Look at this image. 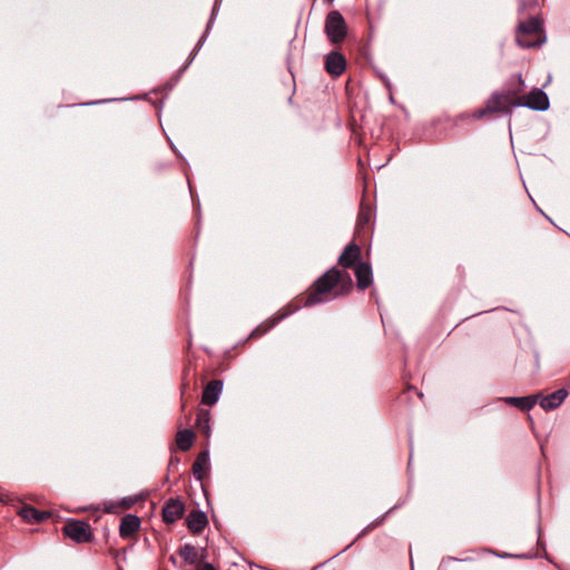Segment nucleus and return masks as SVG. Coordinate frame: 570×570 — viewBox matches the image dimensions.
<instances>
[{"label": "nucleus", "instance_id": "obj_18", "mask_svg": "<svg viewBox=\"0 0 570 570\" xmlns=\"http://www.w3.org/2000/svg\"><path fill=\"white\" fill-rule=\"evenodd\" d=\"M19 514L23 520L30 523H38L50 517L49 512L37 510L31 505H26L21 508Z\"/></svg>", "mask_w": 570, "mask_h": 570}, {"label": "nucleus", "instance_id": "obj_13", "mask_svg": "<svg viewBox=\"0 0 570 570\" xmlns=\"http://www.w3.org/2000/svg\"><path fill=\"white\" fill-rule=\"evenodd\" d=\"M356 276V285L364 291L372 284V268L367 263H358L353 268Z\"/></svg>", "mask_w": 570, "mask_h": 570}, {"label": "nucleus", "instance_id": "obj_23", "mask_svg": "<svg viewBox=\"0 0 570 570\" xmlns=\"http://www.w3.org/2000/svg\"><path fill=\"white\" fill-rule=\"evenodd\" d=\"M134 501L131 499H122L120 502L117 503L118 507L121 509H129L132 505ZM116 504H111L110 507L106 508L107 512H115Z\"/></svg>", "mask_w": 570, "mask_h": 570}, {"label": "nucleus", "instance_id": "obj_14", "mask_svg": "<svg viewBox=\"0 0 570 570\" xmlns=\"http://www.w3.org/2000/svg\"><path fill=\"white\" fill-rule=\"evenodd\" d=\"M186 523L190 532L198 534L208 524V519L204 512L194 510L187 515Z\"/></svg>", "mask_w": 570, "mask_h": 570}, {"label": "nucleus", "instance_id": "obj_20", "mask_svg": "<svg viewBox=\"0 0 570 570\" xmlns=\"http://www.w3.org/2000/svg\"><path fill=\"white\" fill-rule=\"evenodd\" d=\"M210 411L200 409L197 413L196 428L206 438L210 435Z\"/></svg>", "mask_w": 570, "mask_h": 570}, {"label": "nucleus", "instance_id": "obj_6", "mask_svg": "<svg viewBox=\"0 0 570 570\" xmlns=\"http://www.w3.org/2000/svg\"><path fill=\"white\" fill-rule=\"evenodd\" d=\"M524 81L521 73L515 75L501 94L510 100L511 107H521L524 91Z\"/></svg>", "mask_w": 570, "mask_h": 570}, {"label": "nucleus", "instance_id": "obj_5", "mask_svg": "<svg viewBox=\"0 0 570 570\" xmlns=\"http://www.w3.org/2000/svg\"><path fill=\"white\" fill-rule=\"evenodd\" d=\"M63 533L77 543L90 542L92 531L89 523L79 520H69L63 527Z\"/></svg>", "mask_w": 570, "mask_h": 570}, {"label": "nucleus", "instance_id": "obj_21", "mask_svg": "<svg viewBox=\"0 0 570 570\" xmlns=\"http://www.w3.org/2000/svg\"><path fill=\"white\" fill-rule=\"evenodd\" d=\"M288 313L275 315L273 318L265 321L258 325L250 334L252 337H259L272 330L278 322H281Z\"/></svg>", "mask_w": 570, "mask_h": 570}, {"label": "nucleus", "instance_id": "obj_9", "mask_svg": "<svg viewBox=\"0 0 570 570\" xmlns=\"http://www.w3.org/2000/svg\"><path fill=\"white\" fill-rule=\"evenodd\" d=\"M185 512V504L179 499H169L163 508V519L166 523H174Z\"/></svg>", "mask_w": 570, "mask_h": 570}, {"label": "nucleus", "instance_id": "obj_11", "mask_svg": "<svg viewBox=\"0 0 570 570\" xmlns=\"http://www.w3.org/2000/svg\"><path fill=\"white\" fill-rule=\"evenodd\" d=\"M223 390V382L219 380L210 381L203 391L202 403L206 405L215 404Z\"/></svg>", "mask_w": 570, "mask_h": 570}, {"label": "nucleus", "instance_id": "obj_3", "mask_svg": "<svg viewBox=\"0 0 570 570\" xmlns=\"http://www.w3.org/2000/svg\"><path fill=\"white\" fill-rule=\"evenodd\" d=\"M325 32L332 43L342 42L347 33L344 17L337 10L330 11L325 19Z\"/></svg>", "mask_w": 570, "mask_h": 570}, {"label": "nucleus", "instance_id": "obj_10", "mask_svg": "<svg viewBox=\"0 0 570 570\" xmlns=\"http://www.w3.org/2000/svg\"><path fill=\"white\" fill-rule=\"evenodd\" d=\"M346 67V61L343 55L338 52H331L325 59L326 71L334 77L341 76Z\"/></svg>", "mask_w": 570, "mask_h": 570}, {"label": "nucleus", "instance_id": "obj_1", "mask_svg": "<svg viewBox=\"0 0 570 570\" xmlns=\"http://www.w3.org/2000/svg\"><path fill=\"white\" fill-rule=\"evenodd\" d=\"M353 281L346 271L332 267L321 275L308 289L298 297V306L309 307L330 302L351 293Z\"/></svg>", "mask_w": 570, "mask_h": 570}, {"label": "nucleus", "instance_id": "obj_26", "mask_svg": "<svg viewBox=\"0 0 570 570\" xmlns=\"http://www.w3.org/2000/svg\"><path fill=\"white\" fill-rule=\"evenodd\" d=\"M169 560H170L173 563H175V562H176V560H175V557H174V556H171V557L169 558Z\"/></svg>", "mask_w": 570, "mask_h": 570}, {"label": "nucleus", "instance_id": "obj_8", "mask_svg": "<svg viewBox=\"0 0 570 570\" xmlns=\"http://www.w3.org/2000/svg\"><path fill=\"white\" fill-rule=\"evenodd\" d=\"M361 262V247L355 243L348 244L338 257V265L346 268H354Z\"/></svg>", "mask_w": 570, "mask_h": 570}, {"label": "nucleus", "instance_id": "obj_2", "mask_svg": "<svg viewBox=\"0 0 570 570\" xmlns=\"http://www.w3.org/2000/svg\"><path fill=\"white\" fill-rule=\"evenodd\" d=\"M542 23L532 17L518 27L517 42L520 47L531 48L541 43Z\"/></svg>", "mask_w": 570, "mask_h": 570}, {"label": "nucleus", "instance_id": "obj_17", "mask_svg": "<svg viewBox=\"0 0 570 570\" xmlns=\"http://www.w3.org/2000/svg\"><path fill=\"white\" fill-rule=\"evenodd\" d=\"M568 395L566 390H558L547 396L541 397L540 405L544 410L557 409Z\"/></svg>", "mask_w": 570, "mask_h": 570}, {"label": "nucleus", "instance_id": "obj_4", "mask_svg": "<svg viewBox=\"0 0 570 570\" xmlns=\"http://www.w3.org/2000/svg\"><path fill=\"white\" fill-rule=\"evenodd\" d=\"M509 101L510 100H507V97L503 96L501 91H495L487 100L483 108H480L473 112V117L475 119H481L494 114H511L512 107Z\"/></svg>", "mask_w": 570, "mask_h": 570}, {"label": "nucleus", "instance_id": "obj_24", "mask_svg": "<svg viewBox=\"0 0 570 570\" xmlns=\"http://www.w3.org/2000/svg\"><path fill=\"white\" fill-rule=\"evenodd\" d=\"M367 222H368V215L361 213L357 218V224L361 225V224H365Z\"/></svg>", "mask_w": 570, "mask_h": 570}, {"label": "nucleus", "instance_id": "obj_15", "mask_svg": "<svg viewBox=\"0 0 570 570\" xmlns=\"http://www.w3.org/2000/svg\"><path fill=\"white\" fill-rule=\"evenodd\" d=\"M140 528V519L134 514H127L121 519L119 534L127 539L132 537Z\"/></svg>", "mask_w": 570, "mask_h": 570}, {"label": "nucleus", "instance_id": "obj_12", "mask_svg": "<svg viewBox=\"0 0 570 570\" xmlns=\"http://www.w3.org/2000/svg\"><path fill=\"white\" fill-rule=\"evenodd\" d=\"M209 453L207 450L202 451L193 463V474L198 481H203L209 471Z\"/></svg>", "mask_w": 570, "mask_h": 570}, {"label": "nucleus", "instance_id": "obj_7", "mask_svg": "<svg viewBox=\"0 0 570 570\" xmlns=\"http://www.w3.org/2000/svg\"><path fill=\"white\" fill-rule=\"evenodd\" d=\"M549 106L550 102L547 94L539 88H534L529 94L523 95L521 107L544 111L549 108Z\"/></svg>", "mask_w": 570, "mask_h": 570}, {"label": "nucleus", "instance_id": "obj_25", "mask_svg": "<svg viewBox=\"0 0 570 570\" xmlns=\"http://www.w3.org/2000/svg\"><path fill=\"white\" fill-rule=\"evenodd\" d=\"M198 570H216L213 564L204 563Z\"/></svg>", "mask_w": 570, "mask_h": 570}, {"label": "nucleus", "instance_id": "obj_19", "mask_svg": "<svg viewBox=\"0 0 570 570\" xmlns=\"http://www.w3.org/2000/svg\"><path fill=\"white\" fill-rule=\"evenodd\" d=\"M195 441V433L189 429L179 430L176 434V444L180 451H188Z\"/></svg>", "mask_w": 570, "mask_h": 570}, {"label": "nucleus", "instance_id": "obj_22", "mask_svg": "<svg viewBox=\"0 0 570 570\" xmlns=\"http://www.w3.org/2000/svg\"><path fill=\"white\" fill-rule=\"evenodd\" d=\"M178 553L184 559V561L189 564H195L199 560V554H198L197 549L189 543L181 546L178 550Z\"/></svg>", "mask_w": 570, "mask_h": 570}, {"label": "nucleus", "instance_id": "obj_16", "mask_svg": "<svg viewBox=\"0 0 570 570\" xmlns=\"http://www.w3.org/2000/svg\"><path fill=\"white\" fill-rule=\"evenodd\" d=\"M538 399L539 395H529L522 397L509 396L502 400L509 405H513L522 411H529L537 404Z\"/></svg>", "mask_w": 570, "mask_h": 570}]
</instances>
